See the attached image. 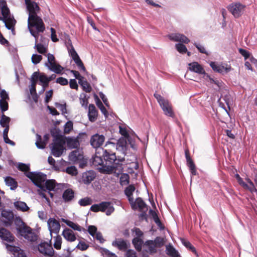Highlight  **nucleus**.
<instances>
[{
	"instance_id": "1",
	"label": "nucleus",
	"mask_w": 257,
	"mask_h": 257,
	"mask_svg": "<svg viewBox=\"0 0 257 257\" xmlns=\"http://www.w3.org/2000/svg\"><path fill=\"white\" fill-rule=\"evenodd\" d=\"M102 151L104 164L102 167L99 169L100 172L110 174L115 172L117 170H122L121 163L124 161L123 158H117L115 153L110 150H102Z\"/></svg>"
},
{
	"instance_id": "2",
	"label": "nucleus",
	"mask_w": 257,
	"mask_h": 257,
	"mask_svg": "<svg viewBox=\"0 0 257 257\" xmlns=\"http://www.w3.org/2000/svg\"><path fill=\"white\" fill-rule=\"evenodd\" d=\"M28 26L31 34L35 38L36 42L39 38V34L43 33L45 30V26L43 20L38 15L29 16Z\"/></svg>"
},
{
	"instance_id": "3",
	"label": "nucleus",
	"mask_w": 257,
	"mask_h": 257,
	"mask_svg": "<svg viewBox=\"0 0 257 257\" xmlns=\"http://www.w3.org/2000/svg\"><path fill=\"white\" fill-rule=\"evenodd\" d=\"M26 176L29 178L32 182L42 190L45 191V186L43 183L45 182L47 178L46 175L41 172H28Z\"/></svg>"
},
{
	"instance_id": "4",
	"label": "nucleus",
	"mask_w": 257,
	"mask_h": 257,
	"mask_svg": "<svg viewBox=\"0 0 257 257\" xmlns=\"http://www.w3.org/2000/svg\"><path fill=\"white\" fill-rule=\"evenodd\" d=\"M65 141L61 136H58L56 138L53 143L51 144V153L56 157H59L62 155L63 153L64 147V145Z\"/></svg>"
},
{
	"instance_id": "5",
	"label": "nucleus",
	"mask_w": 257,
	"mask_h": 257,
	"mask_svg": "<svg viewBox=\"0 0 257 257\" xmlns=\"http://www.w3.org/2000/svg\"><path fill=\"white\" fill-rule=\"evenodd\" d=\"M90 210L94 212L98 211L105 212L106 211V215H110L114 210L113 206L110 202L103 201L99 204H95L92 205Z\"/></svg>"
},
{
	"instance_id": "6",
	"label": "nucleus",
	"mask_w": 257,
	"mask_h": 257,
	"mask_svg": "<svg viewBox=\"0 0 257 257\" xmlns=\"http://www.w3.org/2000/svg\"><path fill=\"white\" fill-rule=\"evenodd\" d=\"M18 229L21 235L28 240L34 242L37 239V235L32 231L30 227L25 224L23 226L20 227Z\"/></svg>"
},
{
	"instance_id": "7",
	"label": "nucleus",
	"mask_w": 257,
	"mask_h": 257,
	"mask_svg": "<svg viewBox=\"0 0 257 257\" xmlns=\"http://www.w3.org/2000/svg\"><path fill=\"white\" fill-rule=\"evenodd\" d=\"M244 6L240 3L232 4L228 7V10L235 18L239 17L244 11Z\"/></svg>"
},
{
	"instance_id": "8",
	"label": "nucleus",
	"mask_w": 257,
	"mask_h": 257,
	"mask_svg": "<svg viewBox=\"0 0 257 257\" xmlns=\"http://www.w3.org/2000/svg\"><path fill=\"white\" fill-rule=\"evenodd\" d=\"M38 250L42 254L50 257L53 256L54 250L51 244L43 242L38 245Z\"/></svg>"
},
{
	"instance_id": "9",
	"label": "nucleus",
	"mask_w": 257,
	"mask_h": 257,
	"mask_svg": "<svg viewBox=\"0 0 257 257\" xmlns=\"http://www.w3.org/2000/svg\"><path fill=\"white\" fill-rule=\"evenodd\" d=\"M85 133H80L76 138L67 137L66 138V142L67 146L69 148L74 149L77 148L79 145V140L82 136H85Z\"/></svg>"
},
{
	"instance_id": "10",
	"label": "nucleus",
	"mask_w": 257,
	"mask_h": 257,
	"mask_svg": "<svg viewBox=\"0 0 257 257\" xmlns=\"http://www.w3.org/2000/svg\"><path fill=\"white\" fill-rule=\"evenodd\" d=\"M104 140L105 137L103 135L96 134L91 137L90 143L93 148H98L102 145Z\"/></svg>"
},
{
	"instance_id": "11",
	"label": "nucleus",
	"mask_w": 257,
	"mask_h": 257,
	"mask_svg": "<svg viewBox=\"0 0 257 257\" xmlns=\"http://www.w3.org/2000/svg\"><path fill=\"white\" fill-rule=\"evenodd\" d=\"M27 8L29 11V16H37L40 11V8L35 2L30 0H25Z\"/></svg>"
},
{
	"instance_id": "12",
	"label": "nucleus",
	"mask_w": 257,
	"mask_h": 257,
	"mask_svg": "<svg viewBox=\"0 0 257 257\" xmlns=\"http://www.w3.org/2000/svg\"><path fill=\"white\" fill-rule=\"evenodd\" d=\"M48 225L51 233L58 234L60 229V224L58 221L54 218H50L48 220Z\"/></svg>"
},
{
	"instance_id": "13",
	"label": "nucleus",
	"mask_w": 257,
	"mask_h": 257,
	"mask_svg": "<svg viewBox=\"0 0 257 257\" xmlns=\"http://www.w3.org/2000/svg\"><path fill=\"white\" fill-rule=\"evenodd\" d=\"M169 39L175 42H179L185 44H188L190 40L184 35L179 33H172L168 36Z\"/></svg>"
},
{
	"instance_id": "14",
	"label": "nucleus",
	"mask_w": 257,
	"mask_h": 257,
	"mask_svg": "<svg viewBox=\"0 0 257 257\" xmlns=\"http://www.w3.org/2000/svg\"><path fill=\"white\" fill-rule=\"evenodd\" d=\"M112 245L119 250L125 251L130 246V243L122 238L116 239L112 242Z\"/></svg>"
},
{
	"instance_id": "15",
	"label": "nucleus",
	"mask_w": 257,
	"mask_h": 257,
	"mask_svg": "<svg viewBox=\"0 0 257 257\" xmlns=\"http://www.w3.org/2000/svg\"><path fill=\"white\" fill-rule=\"evenodd\" d=\"M1 215L6 219L3 221L6 226H10L12 224L14 220V214L12 211L3 210Z\"/></svg>"
},
{
	"instance_id": "16",
	"label": "nucleus",
	"mask_w": 257,
	"mask_h": 257,
	"mask_svg": "<svg viewBox=\"0 0 257 257\" xmlns=\"http://www.w3.org/2000/svg\"><path fill=\"white\" fill-rule=\"evenodd\" d=\"M160 106L165 115L172 117H174L175 116V114L172 110L171 104L168 100H165L161 103Z\"/></svg>"
},
{
	"instance_id": "17",
	"label": "nucleus",
	"mask_w": 257,
	"mask_h": 257,
	"mask_svg": "<svg viewBox=\"0 0 257 257\" xmlns=\"http://www.w3.org/2000/svg\"><path fill=\"white\" fill-rule=\"evenodd\" d=\"M2 21L5 23L6 27L8 29L11 30L13 34H15V26L16 24V21L14 17L12 16H9Z\"/></svg>"
},
{
	"instance_id": "18",
	"label": "nucleus",
	"mask_w": 257,
	"mask_h": 257,
	"mask_svg": "<svg viewBox=\"0 0 257 257\" xmlns=\"http://www.w3.org/2000/svg\"><path fill=\"white\" fill-rule=\"evenodd\" d=\"M138 208L140 211L143 212V213L141 215V216H145L146 215V212L148 210V208L145 202L140 197H138L136 199V207H135V209H136Z\"/></svg>"
},
{
	"instance_id": "19",
	"label": "nucleus",
	"mask_w": 257,
	"mask_h": 257,
	"mask_svg": "<svg viewBox=\"0 0 257 257\" xmlns=\"http://www.w3.org/2000/svg\"><path fill=\"white\" fill-rule=\"evenodd\" d=\"M0 237L8 242H12L14 240V237L11 232L4 227H0Z\"/></svg>"
},
{
	"instance_id": "20",
	"label": "nucleus",
	"mask_w": 257,
	"mask_h": 257,
	"mask_svg": "<svg viewBox=\"0 0 257 257\" xmlns=\"http://www.w3.org/2000/svg\"><path fill=\"white\" fill-rule=\"evenodd\" d=\"M62 235L66 240L69 242H73L76 239L74 232L70 228H66L64 229Z\"/></svg>"
},
{
	"instance_id": "21",
	"label": "nucleus",
	"mask_w": 257,
	"mask_h": 257,
	"mask_svg": "<svg viewBox=\"0 0 257 257\" xmlns=\"http://www.w3.org/2000/svg\"><path fill=\"white\" fill-rule=\"evenodd\" d=\"M88 115L90 121L94 122L96 120L98 115V111L94 104H91L89 105Z\"/></svg>"
},
{
	"instance_id": "22",
	"label": "nucleus",
	"mask_w": 257,
	"mask_h": 257,
	"mask_svg": "<svg viewBox=\"0 0 257 257\" xmlns=\"http://www.w3.org/2000/svg\"><path fill=\"white\" fill-rule=\"evenodd\" d=\"M83 159V155L78 150L72 151L69 155V160L73 163L78 162Z\"/></svg>"
},
{
	"instance_id": "23",
	"label": "nucleus",
	"mask_w": 257,
	"mask_h": 257,
	"mask_svg": "<svg viewBox=\"0 0 257 257\" xmlns=\"http://www.w3.org/2000/svg\"><path fill=\"white\" fill-rule=\"evenodd\" d=\"M74 191L70 188L66 189L63 194L62 198L65 202H68L72 201L74 198Z\"/></svg>"
},
{
	"instance_id": "24",
	"label": "nucleus",
	"mask_w": 257,
	"mask_h": 257,
	"mask_svg": "<svg viewBox=\"0 0 257 257\" xmlns=\"http://www.w3.org/2000/svg\"><path fill=\"white\" fill-rule=\"evenodd\" d=\"M95 174L93 171H88L83 174L82 181L86 184L90 183L95 178Z\"/></svg>"
},
{
	"instance_id": "25",
	"label": "nucleus",
	"mask_w": 257,
	"mask_h": 257,
	"mask_svg": "<svg viewBox=\"0 0 257 257\" xmlns=\"http://www.w3.org/2000/svg\"><path fill=\"white\" fill-rule=\"evenodd\" d=\"M213 70L216 72L221 73H226L231 70V65H226V67H224V65H210Z\"/></svg>"
},
{
	"instance_id": "26",
	"label": "nucleus",
	"mask_w": 257,
	"mask_h": 257,
	"mask_svg": "<svg viewBox=\"0 0 257 257\" xmlns=\"http://www.w3.org/2000/svg\"><path fill=\"white\" fill-rule=\"evenodd\" d=\"M166 253L171 257H181L178 251L171 245L166 246Z\"/></svg>"
},
{
	"instance_id": "27",
	"label": "nucleus",
	"mask_w": 257,
	"mask_h": 257,
	"mask_svg": "<svg viewBox=\"0 0 257 257\" xmlns=\"http://www.w3.org/2000/svg\"><path fill=\"white\" fill-rule=\"evenodd\" d=\"M6 185L10 187L11 190H15L18 187V183L15 179L11 177H7L5 178Z\"/></svg>"
},
{
	"instance_id": "28",
	"label": "nucleus",
	"mask_w": 257,
	"mask_h": 257,
	"mask_svg": "<svg viewBox=\"0 0 257 257\" xmlns=\"http://www.w3.org/2000/svg\"><path fill=\"white\" fill-rule=\"evenodd\" d=\"M97 154L98 153H96L94 156L92 158V164L94 166H101L102 167L104 164V160H103L102 158L98 156Z\"/></svg>"
},
{
	"instance_id": "29",
	"label": "nucleus",
	"mask_w": 257,
	"mask_h": 257,
	"mask_svg": "<svg viewBox=\"0 0 257 257\" xmlns=\"http://www.w3.org/2000/svg\"><path fill=\"white\" fill-rule=\"evenodd\" d=\"M145 245L147 246L148 248V252L150 253H154L157 252V247L154 244V241L152 240H148L146 241L144 244Z\"/></svg>"
},
{
	"instance_id": "30",
	"label": "nucleus",
	"mask_w": 257,
	"mask_h": 257,
	"mask_svg": "<svg viewBox=\"0 0 257 257\" xmlns=\"http://www.w3.org/2000/svg\"><path fill=\"white\" fill-rule=\"evenodd\" d=\"M143 242V239L139 237H135L132 240V243L134 245L136 249L138 251L142 250Z\"/></svg>"
},
{
	"instance_id": "31",
	"label": "nucleus",
	"mask_w": 257,
	"mask_h": 257,
	"mask_svg": "<svg viewBox=\"0 0 257 257\" xmlns=\"http://www.w3.org/2000/svg\"><path fill=\"white\" fill-rule=\"evenodd\" d=\"M189 67L188 68L189 70L191 71L194 72L195 73L200 74H206L205 71L203 68L202 67V65H189Z\"/></svg>"
},
{
	"instance_id": "32",
	"label": "nucleus",
	"mask_w": 257,
	"mask_h": 257,
	"mask_svg": "<svg viewBox=\"0 0 257 257\" xmlns=\"http://www.w3.org/2000/svg\"><path fill=\"white\" fill-rule=\"evenodd\" d=\"M95 98L96 99V104L98 107L100 109L101 112L106 116L108 115V112L105 107L104 106L101 100L99 99L97 95H95Z\"/></svg>"
},
{
	"instance_id": "33",
	"label": "nucleus",
	"mask_w": 257,
	"mask_h": 257,
	"mask_svg": "<svg viewBox=\"0 0 257 257\" xmlns=\"http://www.w3.org/2000/svg\"><path fill=\"white\" fill-rule=\"evenodd\" d=\"M79 83L82 86L83 90L85 92L89 93L91 91V86L86 80H85L84 79H83L79 82Z\"/></svg>"
},
{
	"instance_id": "34",
	"label": "nucleus",
	"mask_w": 257,
	"mask_h": 257,
	"mask_svg": "<svg viewBox=\"0 0 257 257\" xmlns=\"http://www.w3.org/2000/svg\"><path fill=\"white\" fill-rule=\"evenodd\" d=\"M150 212L152 213L153 219L158 226L160 229H163L164 228V226L160 221L157 214L155 211H153L152 209L150 210Z\"/></svg>"
},
{
	"instance_id": "35",
	"label": "nucleus",
	"mask_w": 257,
	"mask_h": 257,
	"mask_svg": "<svg viewBox=\"0 0 257 257\" xmlns=\"http://www.w3.org/2000/svg\"><path fill=\"white\" fill-rule=\"evenodd\" d=\"M69 54L76 64H83L75 49H72V51L70 52Z\"/></svg>"
},
{
	"instance_id": "36",
	"label": "nucleus",
	"mask_w": 257,
	"mask_h": 257,
	"mask_svg": "<svg viewBox=\"0 0 257 257\" xmlns=\"http://www.w3.org/2000/svg\"><path fill=\"white\" fill-rule=\"evenodd\" d=\"M181 242L182 244L188 249H189L192 252L194 253L195 254H197L196 250L194 246H193L191 243L188 241L187 240L182 238Z\"/></svg>"
},
{
	"instance_id": "37",
	"label": "nucleus",
	"mask_w": 257,
	"mask_h": 257,
	"mask_svg": "<svg viewBox=\"0 0 257 257\" xmlns=\"http://www.w3.org/2000/svg\"><path fill=\"white\" fill-rule=\"evenodd\" d=\"M56 181L55 180L51 179L45 181V188L51 191L54 189L56 187Z\"/></svg>"
},
{
	"instance_id": "38",
	"label": "nucleus",
	"mask_w": 257,
	"mask_h": 257,
	"mask_svg": "<svg viewBox=\"0 0 257 257\" xmlns=\"http://www.w3.org/2000/svg\"><path fill=\"white\" fill-rule=\"evenodd\" d=\"M3 17L0 16V20H3L5 18L11 16L10 10L6 5L3 6L1 8Z\"/></svg>"
},
{
	"instance_id": "39",
	"label": "nucleus",
	"mask_w": 257,
	"mask_h": 257,
	"mask_svg": "<svg viewBox=\"0 0 257 257\" xmlns=\"http://www.w3.org/2000/svg\"><path fill=\"white\" fill-rule=\"evenodd\" d=\"M11 121V119L9 117L6 116L5 114L3 113L0 120V124L2 127H5L6 126H9V123Z\"/></svg>"
},
{
	"instance_id": "40",
	"label": "nucleus",
	"mask_w": 257,
	"mask_h": 257,
	"mask_svg": "<svg viewBox=\"0 0 257 257\" xmlns=\"http://www.w3.org/2000/svg\"><path fill=\"white\" fill-rule=\"evenodd\" d=\"M37 141L36 142V145L39 149H44L46 147V142H43L42 137L40 135L37 134Z\"/></svg>"
},
{
	"instance_id": "41",
	"label": "nucleus",
	"mask_w": 257,
	"mask_h": 257,
	"mask_svg": "<svg viewBox=\"0 0 257 257\" xmlns=\"http://www.w3.org/2000/svg\"><path fill=\"white\" fill-rule=\"evenodd\" d=\"M64 222L66 223V224L68 226H69L74 230H77L79 231H81L82 230V228L81 227V226L71 221L66 220L64 221Z\"/></svg>"
},
{
	"instance_id": "42",
	"label": "nucleus",
	"mask_w": 257,
	"mask_h": 257,
	"mask_svg": "<svg viewBox=\"0 0 257 257\" xmlns=\"http://www.w3.org/2000/svg\"><path fill=\"white\" fill-rule=\"evenodd\" d=\"M49 69L57 74H61L64 70L61 65H47Z\"/></svg>"
},
{
	"instance_id": "43",
	"label": "nucleus",
	"mask_w": 257,
	"mask_h": 257,
	"mask_svg": "<svg viewBox=\"0 0 257 257\" xmlns=\"http://www.w3.org/2000/svg\"><path fill=\"white\" fill-rule=\"evenodd\" d=\"M130 176L127 174H123L120 177L119 182L121 185H126L129 183Z\"/></svg>"
},
{
	"instance_id": "44",
	"label": "nucleus",
	"mask_w": 257,
	"mask_h": 257,
	"mask_svg": "<svg viewBox=\"0 0 257 257\" xmlns=\"http://www.w3.org/2000/svg\"><path fill=\"white\" fill-rule=\"evenodd\" d=\"M245 180L248 183V188H245V189L249 190L251 193L257 192V189L253 182L248 178H246Z\"/></svg>"
},
{
	"instance_id": "45",
	"label": "nucleus",
	"mask_w": 257,
	"mask_h": 257,
	"mask_svg": "<svg viewBox=\"0 0 257 257\" xmlns=\"http://www.w3.org/2000/svg\"><path fill=\"white\" fill-rule=\"evenodd\" d=\"M79 205L81 206H86L92 204V200L89 197H85L79 200Z\"/></svg>"
},
{
	"instance_id": "46",
	"label": "nucleus",
	"mask_w": 257,
	"mask_h": 257,
	"mask_svg": "<svg viewBox=\"0 0 257 257\" xmlns=\"http://www.w3.org/2000/svg\"><path fill=\"white\" fill-rule=\"evenodd\" d=\"M62 244V238L60 235H57L54 238V247L56 249H60Z\"/></svg>"
},
{
	"instance_id": "47",
	"label": "nucleus",
	"mask_w": 257,
	"mask_h": 257,
	"mask_svg": "<svg viewBox=\"0 0 257 257\" xmlns=\"http://www.w3.org/2000/svg\"><path fill=\"white\" fill-rule=\"evenodd\" d=\"M135 187L134 185H130L124 190V194L127 197L133 196V192L135 190Z\"/></svg>"
},
{
	"instance_id": "48",
	"label": "nucleus",
	"mask_w": 257,
	"mask_h": 257,
	"mask_svg": "<svg viewBox=\"0 0 257 257\" xmlns=\"http://www.w3.org/2000/svg\"><path fill=\"white\" fill-rule=\"evenodd\" d=\"M176 50L181 54H185L187 52L186 47L182 43H178L175 45Z\"/></svg>"
},
{
	"instance_id": "49",
	"label": "nucleus",
	"mask_w": 257,
	"mask_h": 257,
	"mask_svg": "<svg viewBox=\"0 0 257 257\" xmlns=\"http://www.w3.org/2000/svg\"><path fill=\"white\" fill-rule=\"evenodd\" d=\"M73 127V123L72 121H67L65 125H64V133L66 134H68L70 133V132L72 131Z\"/></svg>"
},
{
	"instance_id": "50",
	"label": "nucleus",
	"mask_w": 257,
	"mask_h": 257,
	"mask_svg": "<svg viewBox=\"0 0 257 257\" xmlns=\"http://www.w3.org/2000/svg\"><path fill=\"white\" fill-rule=\"evenodd\" d=\"M15 206L17 209H19L23 211H27L29 209L26 203L23 202H17L15 204Z\"/></svg>"
},
{
	"instance_id": "51",
	"label": "nucleus",
	"mask_w": 257,
	"mask_h": 257,
	"mask_svg": "<svg viewBox=\"0 0 257 257\" xmlns=\"http://www.w3.org/2000/svg\"><path fill=\"white\" fill-rule=\"evenodd\" d=\"M66 172L72 176H76L78 174L77 170L74 166L67 167L66 169Z\"/></svg>"
},
{
	"instance_id": "52",
	"label": "nucleus",
	"mask_w": 257,
	"mask_h": 257,
	"mask_svg": "<svg viewBox=\"0 0 257 257\" xmlns=\"http://www.w3.org/2000/svg\"><path fill=\"white\" fill-rule=\"evenodd\" d=\"M153 241H154V244L157 247H161L163 246L164 244V238L160 236L156 237Z\"/></svg>"
},
{
	"instance_id": "53",
	"label": "nucleus",
	"mask_w": 257,
	"mask_h": 257,
	"mask_svg": "<svg viewBox=\"0 0 257 257\" xmlns=\"http://www.w3.org/2000/svg\"><path fill=\"white\" fill-rule=\"evenodd\" d=\"M18 168L20 171H21L22 172H26V174L29 172V171L30 170V167L29 166L24 164V163H20L18 165Z\"/></svg>"
},
{
	"instance_id": "54",
	"label": "nucleus",
	"mask_w": 257,
	"mask_h": 257,
	"mask_svg": "<svg viewBox=\"0 0 257 257\" xmlns=\"http://www.w3.org/2000/svg\"><path fill=\"white\" fill-rule=\"evenodd\" d=\"M0 108L2 112L5 111L8 109L9 104L6 100H0Z\"/></svg>"
},
{
	"instance_id": "55",
	"label": "nucleus",
	"mask_w": 257,
	"mask_h": 257,
	"mask_svg": "<svg viewBox=\"0 0 257 257\" xmlns=\"http://www.w3.org/2000/svg\"><path fill=\"white\" fill-rule=\"evenodd\" d=\"M239 53L244 57L245 60H247L251 55L250 53L247 50L240 48L238 50Z\"/></svg>"
},
{
	"instance_id": "56",
	"label": "nucleus",
	"mask_w": 257,
	"mask_h": 257,
	"mask_svg": "<svg viewBox=\"0 0 257 257\" xmlns=\"http://www.w3.org/2000/svg\"><path fill=\"white\" fill-rule=\"evenodd\" d=\"M97 228L94 225H89L88 227V232L92 236L94 237L97 232Z\"/></svg>"
},
{
	"instance_id": "57",
	"label": "nucleus",
	"mask_w": 257,
	"mask_h": 257,
	"mask_svg": "<svg viewBox=\"0 0 257 257\" xmlns=\"http://www.w3.org/2000/svg\"><path fill=\"white\" fill-rule=\"evenodd\" d=\"M42 59V57L40 55L33 54L32 56V61L35 64L40 63Z\"/></svg>"
},
{
	"instance_id": "58",
	"label": "nucleus",
	"mask_w": 257,
	"mask_h": 257,
	"mask_svg": "<svg viewBox=\"0 0 257 257\" xmlns=\"http://www.w3.org/2000/svg\"><path fill=\"white\" fill-rule=\"evenodd\" d=\"M132 232L133 233H135V235L136 236V237L141 238L144 235L143 232L142 231V230L139 228H137V227L133 228V229H132Z\"/></svg>"
},
{
	"instance_id": "59",
	"label": "nucleus",
	"mask_w": 257,
	"mask_h": 257,
	"mask_svg": "<svg viewBox=\"0 0 257 257\" xmlns=\"http://www.w3.org/2000/svg\"><path fill=\"white\" fill-rule=\"evenodd\" d=\"M76 247L81 250H85L89 247V245L86 244L85 242L79 241Z\"/></svg>"
},
{
	"instance_id": "60",
	"label": "nucleus",
	"mask_w": 257,
	"mask_h": 257,
	"mask_svg": "<svg viewBox=\"0 0 257 257\" xmlns=\"http://www.w3.org/2000/svg\"><path fill=\"white\" fill-rule=\"evenodd\" d=\"M36 47L37 48V51L40 53L44 54L47 51L46 48L42 44H37L36 45Z\"/></svg>"
},
{
	"instance_id": "61",
	"label": "nucleus",
	"mask_w": 257,
	"mask_h": 257,
	"mask_svg": "<svg viewBox=\"0 0 257 257\" xmlns=\"http://www.w3.org/2000/svg\"><path fill=\"white\" fill-rule=\"evenodd\" d=\"M53 94V91L52 89L48 91H47L45 93V101L46 103L49 102L50 100L51 99V98L52 97Z\"/></svg>"
},
{
	"instance_id": "62",
	"label": "nucleus",
	"mask_w": 257,
	"mask_h": 257,
	"mask_svg": "<svg viewBox=\"0 0 257 257\" xmlns=\"http://www.w3.org/2000/svg\"><path fill=\"white\" fill-rule=\"evenodd\" d=\"M50 31L51 33V38L52 41L54 42H58L59 41V39L57 38V35L56 34V31L55 29H54L53 28H51Z\"/></svg>"
},
{
	"instance_id": "63",
	"label": "nucleus",
	"mask_w": 257,
	"mask_h": 257,
	"mask_svg": "<svg viewBox=\"0 0 257 257\" xmlns=\"http://www.w3.org/2000/svg\"><path fill=\"white\" fill-rule=\"evenodd\" d=\"M56 82L62 85H66L68 83V81L67 79L62 77H60L56 79Z\"/></svg>"
},
{
	"instance_id": "64",
	"label": "nucleus",
	"mask_w": 257,
	"mask_h": 257,
	"mask_svg": "<svg viewBox=\"0 0 257 257\" xmlns=\"http://www.w3.org/2000/svg\"><path fill=\"white\" fill-rule=\"evenodd\" d=\"M116 146L118 148H121L122 150H124L126 147V141L124 139H119Z\"/></svg>"
}]
</instances>
